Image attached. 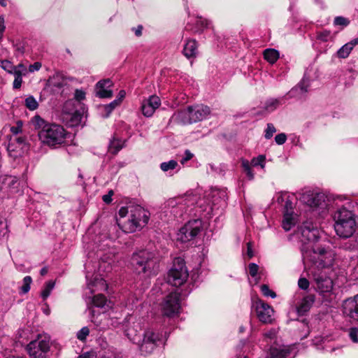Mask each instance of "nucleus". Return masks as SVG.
Here are the masks:
<instances>
[{"label": "nucleus", "mask_w": 358, "mask_h": 358, "mask_svg": "<svg viewBox=\"0 0 358 358\" xmlns=\"http://www.w3.org/2000/svg\"><path fill=\"white\" fill-rule=\"evenodd\" d=\"M31 123L34 129L38 131L37 136L41 144L38 147L34 145L36 152H46L43 146L56 149L66 143L68 133L62 126L48 123L39 115L34 116L31 119Z\"/></svg>", "instance_id": "nucleus-1"}, {"label": "nucleus", "mask_w": 358, "mask_h": 358, "mask_svg": "<svg viewBox=\"0 0 358 358\" xmlns=\"http://www.w3.org/2000/svg\"><path fill=\"white\" fill-rule=\"evenodd\" d=\"M119 215L117 224L126 233L134 232L145 225L149 220L148 213L139 206L122 207Z\"/></svg>", "instance_id": "nucleus-2"}, {"label": "nucleus", "mask_w": 358, "mask_h": 358, "mask_svg": "<svg viewBox=\"0 0 358 358\" xmlns=\"http://www.w3.org/2000/svg\"><path fill=\"white\" fill-rule=\"evenodd\" d=\"M210 196L213 199V200L212 201L211 203H208L205 208H203L204 199H199L197 195L194 194L192 193H188L176 199H171L169 201V205L171 206L173 208H180L182 210L187 212L188 208L196 204L198 206L202 208L203 211H208V213H209L210 212L213 211V208L218 203L217 202L216 197L221 199V205L225 204V192H213L210 194Z\"/></svg>", "instance_id": "nucleus-3"}, {"label": "nucleus", "mask_w": 358, "mask_h": 358, "mask_svg": "<svg viewBox=\"0 0 358 358\" xmlns=\"http://www.w3.org/2000/svg\"><path fill=\"white\" fill-rule=\"evenodd\" d=\"M334 229L336 234L341 238L351 237L356 229L354 213L345 207L339 208L334 215Z\"/></svg>", "instance_id": "nucleus-4"}, {"label": "nucleus", "mask_w": 358, "mask_h": 358, "mask_svg": "<svg viewBox=\"0 0 358 358\" xmlns=\"http://www.w3.org/2000/svg\"><path fill=\"white\" fill-rule=\"evenodd\" d=\"M189 273L185 259L181 257L174 258L172 267L165 278L166 282L173 287L182 285L187 280Z\"/></svg>", "instance_id": "nucleus-5"}, {"label": "nucleus", "mask_w": 358, "mask_h": 358, "mask_svg": "<svg viewBox=\"0 0 358 358\" xmlns=\"http://www.w3.org/2000/svg\"><path fill=\"white\" fill-rule=\"evenodd\" d=\"M210 108L207 106L198 105L189 106L185 110L175 114L176 119L182 124H192L206 119L210 114Z\"/></svg>", "instance_id": "nucleus-6"}, {"label": "nucleus", "mask_w": 358, "mask_h": 358, "mask_svg": "<svg viewBox=\"0 0 358 358\" xmlns=\"http://www.w3.org/2000/svg\"><path fill=\"white\" fill-rule=\"evenodd\" d=\"M163 316L162 319L165 322L168 318L170 323L171 318L177 316L180 313L181 301L180 294L177 291H172L167 294L161 303Z\"/></svg>", "instance_id": "nucleus-7"}, {"label": "nucleus", "mask_w": 358, "mask_h": 358, "mask_svg": "<svg viewBox=\"0 0 358 358\" xmlns=\"http://www.w3.org/2000/svg\"><path fill=\"white\" fill-rule=\"evenodd\" d=\"M203 222L201 219H194L187 222L180 228L177 234L178 240L185 243L194 238L202 230Z\"/></svg>", "instance_id": "nucleus-8"}, {"label": "nucleus", "mask_w": 358, "mask_h": 358, "mask_svg": "<svg viewBox=\"0 0 358 358\" xmlns=\"http://www.w3.org/2000/svg\"><path fill=\"white\" fill-rule=\"evenodd\" d=\"M153 258L154 254L147 250H141L133 254L130 263L137 273H145L150 269V262Z\"/></svg>", "instance_id": "nucleus-9"}, {"label": "nucleus", "mask_w": 358, "mask_h": 358, "mask_svg": "<svg viewBox=\"0 0 358 358\" xmlns=\"http://www.w3.org/2000/svg\"><path fill=\"white\" fill-rule=\"evenodd\" d=\"M315 289L321 294L330 292L333 288V281L327 273L319 268L311 271Z\"/></svg>", "instance_id": "nucleus-10"}, {"label": "nucleus", "mask_w": 358, "mask_h": 358, "mask_svg": "<svg viewBox=\"0 0 358 358\" xmlns=\"http://www.w3.org/2000/svg\"><path fill=\"white\" fill-rule=\"evenodd\" d=\"M301 251L304 262L309 261L313 264L319 263V266H324L323 263V256L327 253V250L323 248L315 249L312 245H302Z\"/></svg>", "instance_id": "nucleus-11"}, {"label": "nucleus", "mask_w": 358, "mask_h": 358, "mask_svg": "<svg viewBox=\"0 0 358 358\" xmlns=\"http://www.w3.org/2000/svg\"><path fill=\"white\" fill-rule=\"evenodd\" d=\"M299 232L301 235L302 245H312V243L317 240L320 234L317 227L310 222H303L300 227Z\"/></svg>", "instance_id": "nucleus-12"}, {"label": "nucleus", "mask_w": 358, "mask_h": 358, "mask_svg": "<svg viewBox=\"0 0 358 358\" xmlns=\"http://www.w3.org/2000/svg\"><path fill=\"white\" fill-rule=\"evenodd\" d=\"M31 358H47L50 350L49 342L45 340H36L30 342L27 347Z\"/></svg>", "instance_id": "nucleus-13"}, {"label": "nucleus", "mask_w": 358, "mask_h": 358, "mask_svg": "<svg viewBox=\"0 0 358 358\" xmlns=\"http://www.w3.org/2000/svg\"><path fill=\"white\" fill-rule=\"evenodd\" d=\"M256 313L259 320L264 323L271 322L273 310L268 304L259 300L256 302Z\"/></svg>", "instance_id": "nucleus-14"}, {"label": "nucleus", "mask_w": 358, "mask_h": 358, "mask_svg": "<svg viewBox=\"0 0 358 358\" xmlns=\"http://www.w3.org/2000/svg\"><path fill=\"white\" fill-rule=\"evenodd\" d=\"M343 313L350 319L358 321V294L346 299L343 305Z\"/></svg>", "instance_id": "nucleus-15"}, {"label": "nucleus", "mask_w": 358, "mask_h": 358, "mask_svg": "<svg viewBox=\"0 0 358 358\" xmlns=\"http://www.w3.org/2000/svg\"><path fill=\"white\" fill-rule=\"evenodd\" d=\"M157 335L153 331H147L144 334L141 350L143 353L150 354L154 352L156 348Z\"/></svg>", "instance_id": "nucleus-16"}, {"label": "nucleus", "mask_w": 358, "mask_h": 358, "mask_svg": "<svg viewBox=\"0 0 358 358\" xmlns=\"http://www.w3.org/2000/svg\"><path fill=\"white\" fill-rule=\"evenodd\" d=\"M112 86V82L110 79L101 80L96 85V94L100 98H109L113 95V92L110 89Z\"/></svg>", "instance_id": "nucleus-17"}, {"label": "nucleus", "mask_w": 358, "mask_h": 358, "mask_svg": "<svg viewBox=\"0 0 358 358\" xmlns=\"http://www.w3.org/2000/svg\"><path fill=\"white\" fill-rule=\"evenodd\" d=\"M91 278V273L89 271L86 273V278L89 282L87 283L88 287L91 289V292H94L93 287H96L98 290H106L108 288V285L106 281L103 278H99L96 275L93 280H90Z\"/></svg>", "instance_id": "nucleus-18"}, {"label": "nucleus", "mask_w": 358, "mask_h": 358, "mask_svg": "<svg viewBox=\"0 0 358 358\" xmlns=\"http://www.w3.org/2000/svg\"><path fill=\"white\" fill-rule=\"evenodd\" d=\"M157 108V96L152 95L148 100L143 102L141 110L143 114L146 117H151Z\"/></svg>", "instance_id": "nucleus-19"}, {"label": "nucleus", "mask_w": 358, "mask_h": 358, "mask_svg": "<svg viewBox=\"0 0 358 358\" xmlns=\"http://www.w3.org/2000/svg\"><path fill=\"white\" fill-rule=\"evenodd\" d=\"M291 352L289 346L271 347L269 350L270 358H287Z\"/></svg>", "instance_id": "nucleus-20"}, {"label": "nucleus", "mask_w": 358, "mask_h": 358, "mask_svg": "<svg viewBox=\"0 0 358 358\" xmlns=\"http://www.w3.org/2000/svg\"><path fill=\"white\" fill-rule=\"evenodd\" d=\"M184 55L188 58L195 57L197 54V43L195 40H188L183 48Z\"/></svg>", "instance_id": "nucleus-21"}, {"label": "nucleus", "mask_w": 358, "mask_h": 358, "mask_svg": "<svg viewBox=\"0 0 358 358\" xmlns=\"http://www.w3.org/2000/svg\"><path fill=\"white\" fill-rule=\"evenodd\" d=\"M48 85L52 87L61 89L66 85V80L60 73H56L48 79Z\"/></svg>", "instance_id": "nucleus-22"}, {"label": "nucleus", "mask_w": 358, "mask_h": 358, "mask_svg": "<svg viewBox=\"0 0 358 358\" xmlns=\"http://www.w3.org/2000/svg\"><path fill=\"white\" fill-rule=\"evenodd\" d=\"M3 184L8 188L10 193H17L19 191V182L15 176H6L3 180Z\"/></svg>", "instance_id": "nucleus-23"}, {"label": "nucleus", "mask_w": 358, "mask_h": 358, "mask_svg": "<svg viewBox=\"0 0 358 358\" xmlns=\"http://www.w3.org/2000/svg\"><path fill=\"white\" fill-rule=\"evenodd\" d=\"M297 220V216L294 213H284L283 220L282 222V228L285 231H289L293 226L295 225Z\"/></svg>", "instance_id": "nucleus-24"}, {"label": "nucleus", "mask_w": 358, "mask_h": 358, "mask_svg": "<svg viewBox=\"0 0 358 358\" xmlns=\"http://www.w3.org/2000/svg\"><path fill=\"white\" fill-rule=\"evenodd\" d=\"M310 87V80L306 78H303L300 83L293 88L290 92V96H292L296 93L298 91L299 94H303L308 91V88Z\"/></svg>", "instance_id": "nucleus-25"}, {"label": "nucleus", "mask_w": 358, "mask_h": 358, "mask_svg": "<svg viewBox=\"0 0 358 358\" xmlns=\"http://www.w3.org/2000/svg\"><path fill=\"white\" fill-rule=\"evenodd\" d=\"M282 100L283 98H271L265 102L264 108L267 112H272L275 110L280 105L282 104Z\"/></svg>", "instance_id": "nucleus-26"}, {"label": "nucleus", "mask_w": 358, "mask_h": 358, "mask_svg": "<svg viewBox=\"0 0 358 358\" xmlns=\"http://www.w3.org/2000/svg\"><path fill=\"white\" fill-rule=\"evenodd\" d=\"M124 141L113 137L108 145V151L113 155H116L123 147Z\"/></svg>", "instance_id": "nucleus-27"}, {"label": "nucleus", "mask_w": 358, "mask_h": 358, "mask_svg": "<svg viewBox=\"0 0 358 358\" xmlns=\"http://www.w3.org/2000/svg\"><path fill=\"white\" fill-rule=\"evenodd\" d=\"M264 58L270 64H274L279 58V52L275 49L268 48L264 51Z\"/></svg>", "instance_id": "nucleus-28"}, {"label": "nucleus", "mask_w": 358, "mask_h": 358, "mask_svg": "<svg viewBox=\"0 0 358 358\" xmlns=\"http://www.w3.org/2000/svg\"><path fill=\"white\" fill-rule=\"evenodd\" d=\"M317 194L312 192H304L301 194L300 200L310 207H313L315 203L313 199H315Z\"/></svg>", "instance_id": "nucleus-29"}, {"label": "nucleus", "mask_w": 358, "mask_h": 358, "mask_svg": "<svg viewBox=\"0 0 358 358\" xmlns=\"http://www.w3.org/2000/svg\"><path fill=\"white\" fill-rule=\"evenodd\" d=\"M313 302L314 299L311 296L305 297L298 307V312L299 313H304L308 311Z\"/></svg>", "instance_id": "nucleus-30"}, {"label": "nucleus", "mask_w": 358, "mask_h": 358, "mask_svg": "<svg viewBox=\"0 0 358 358\" xmlns=\"http://www.w3.org/2000/svg\"><path fill=\"white\" fill-rule=\"evenodd\" d=\"M241 166L243 167V171L245 173L248 178L250 180H253L255 175L251 169V164H250V162L247 159H241Z\"/></svg>", "instance_id": "nucleus-31"}, {"label": "nucleus", "mask_w": 358, "mask_h": 358, "mask_svg": "<svg viewBox=\"0 0 358 358\" xmlns=\"http://www.w3.org/2000/svg\"><path fill=\"white\" fill-rule=\"evenodd\" d=\"M178 166V164L176 161L172 159L168 162H163L160 164L161 169L164 172L173 171Z\"/></svg>", "instance_id": "nucleus-32"}, {"label": "nucleus", "mask_w": 358, "mask_h": 358, "mask_svg": "<svg viewBox=\"0 0 358 358\" xmlns=\"http://www.w3.org/2000/svg\"><path fill=\"white\" fill-rule=\"evenodd\" d=\"M350 45L346 43L337 51V55L339 58L345 59L349 56L350 53L352 50Z\"/></svg>", "instance_id": "nucleus-33"}, {"label": "nucleus", "mask_w": 358, "mask_h": 358, "mask_svg": "<svg viewBox=\"0 0 358 358\" xmlns=\"http://www.w3.org/2000/svg\"><path fill=\"white\" fill-rule=\"evenodd\" d=\"M70 117V126L74 127L78 125L83 119V115L78 112L75 111L72 114H69Z\"/></svg>", "instance_id": "nucleus-34"}, {"label": "nucleus", "mask_w": 358, "mask_h": 358, "mask_svg": "<svg viewBox=\"0 0 358 358\" xmlns=\"http://www.w3.org/2000/svg\"><path fill=\"white\" fill-rule=\"evenodd\" d=\"M54 287L55 282L52 280H50L45 284V287L41 292V296L44 300L46 299L50 296Z\"/></svg>", "instance_id": "nucleus-35"}, {"label": "nucleus", "mask_w": 358, "mask_h": 358, "mask_svg": "<svg viewBox=\"0 0 358 358\" xmlns=\"http://www.w3.org/2000/svg\"><path fill=\"white\" fill-rule=\"evenodd\" d=\"M93 303L94 306L103 308L107 303V299L103 294H97L93 298Z\"/></svg>", "instance_id": "nucleus-36"}, {"label": "nucleus", "mask_w": 358, "mask_h": 358, "mask_svg": "<svg viewBox=\"0 0 358 358\" xmlns=\"http://www.w3.org/2000/svg\"><path fill=\"white\" fill-rule=\"evenodd\" d=\"M314 201V206H313L316 207H320L322 208H325L327 204L325 203V196L323 194H317L315 199H313Z\"/></svg>", "instance_id": "nucleus-37"}, {"label": "nucleus", "mask_w": 358, "mask_h": 358, "mask_svg": "<svg viewBox=\"0 0 358 358\" xmlns=\"http://www.w3.org/2000/svg\"><path fill=\"white\" fill-rule=\"evenodd\" d=\"M25 106L29 110H34L38 108V104L34 96H29L25 99Z\"/></svg>", "instance_id": "nucleus-38"}, {"label": "nucleus", "mask_w": 358, "mask_h": 358, "mask_svg": "<svg viewBox=\"0 0 358 358\" xmlns=\"http://www.w3.org/2000/svg\"><path fill=\"white\" fill-rule=\"evenodd\" d=\"M32 282L31 278L30 276H25L23 279V285L20 288V292L22 294L27 293L30 289V285Z\"/></svg>", "instance_id": "nucleus-39"}, {"label": "nucleus", "mask_w": 358, "mask_h": 358, "mask_svg": "<svg viewBox=\"0 0 358 358\" xmlns=\"http://www.w3.org/2000/svg\"><path fill=\"white\" fill-rule=\"evenodd\" d=\"M265 156L261 155L257 157H254L252 159L250 164L253 166H260L262 168H264L265 166Z\"/></svg>", "instance_id": "nucleus-40"}, {"label": "nucleus", "mask_w": 358, "mask_h": 358, "mask_svg": "<svg viewBox=\"0 0 358 358\" xmlns=\"http://www.w3.org/2000/svg\"><path fill=\"white\" fill-rule=\"evenodd\" d=\"M8 143L7 145V151L10 154V155H15V152L17 151V146L15 144V142L13 141V136H8Z\"/></svg>", "instance_id": "nucleus-41"}, {"label": "nucleus", "mask_w": 358, "mask_h": 358, "mask_svg": "<svg viewBox=\"0 0 358 358\" xmlns=\"http://www.w3.org/2000/svg\"><path fill=\"white\" fill-rule=\"evenodd\" d=\"M0 66L10 74L14 70V65L8 60H0Z\"/></svg>", "instance_id": "nucleus-42"}, {"label": "nucleus", "mask_w": 358, "mask_h": 358, "mask_svg": "<svg viewBox=\"0 0 358 358\" xmlns=\"http://www.w3.org/2000/svg\"><path fill=\"white\" fill-rule=\"evenodd\" d=\"M90 334V329L87 327H83L80 330H79L77 333V338L81 341H84L86 340L87 336Z\"/></svg>", "instance_id": "nucleus-43"}, {"label": "nucleus", "mask_w": 358, "mask_h": 358, "mask_svg": "<svg viewBox=\"0 0 358 358\" xmlns=\"http://www.w3.org/2000/svg\"><path fill=\"white\" fill-rule=\"evenodd\" d=\"M120 103H118V100H114L110 103L105 105L103 108L106 112V117H108L111 112Z\"/></svg>", "instance_id": "nucleus-44"}, {"label": "nucleus", "mask_w": 358, "mask_h": 358, "mask_svg": "<svg viewBox=\"0 0 358 358\" xmlns=\"http://www.w3.org/2000/svg\"><path fill=\"white\" fill-rule=\"evenodd\" d=\"M331 37V32L327 30L320 31L317 34V38L323 42L328 41Z\"/></svg>", "instance_id": "nucleus-45"}, {"label": "nucleus", "mask_w": 358, "mask_h": 358, "mask_svg": "<svg viewBox=\"0 0 358 358\" xmlns=\"http://www.w3.org/2000/svg\"><path fill=\"white\" fill-rule=\"evenodd\" d=\"M275 131L276 129L274 125L271 123H268L266 125V129L265 130L264 137L266 139H270L273 136V134L275 133Z\"/></svg>", "instance_id": "nucleus-46"}, {"label": "nucleus", "mask_w": 358, "mask_h": 358, "mask_svg": "<svg viewBox=\"0 0 358 358\" xmlns=\"http://www.w3.org/2000/svg\"><path fill=\"white\" fill-rule=\"evenodd\" d=\"M261 291L265 296H270L273 299L276 297L275 293L271 290L266 285H262L261 286Z\"/></svg>", "instance_id": "nucleus-47"}, {"label": "nucleus", "mask_w": 358, "mask_h": 358, "mask_svg": "<svg viewBox=\"0 0 358 358\" xmlns=\"http://www.w3.org/2000/svg\"><path fill=\"white\" fill-rule=\"evenodd\" d=\"M349 337L352 342L354 343H358V329L350 328L349 329Z\"/></svg>", "instance_id": "nucleus-48"}, {"label": "nucleus", "mask_w": 358, "mask_h": 358, "mask_svg": "<svg viewBox=\"0 0 358 358\" xmlns=\"http://www.w3.org/2000/svg\"><path fill=\"white\" fill-rule=\"evenodd\" d=\"M334 22L335 25H341L345 27L349 24L350 22L345 17L338 16L335 17Z\"/></svg>", "instance_id": "nucleus-49"}, {"label": "nucleus", "mask_w": 358, "mask_h": 358, "mask_svg": "<svg viewBox=\"0 0 358 358\" xmlns=\"http://www.w3.org/2000/svg\"><path fill=\"white\" fill-rule=\"evenodd\" d=\"M248 270H249L250 275L252 277H255L257 274V272L259 270V266L255 263H250L248 265Z\"/></svg>", "instance_id": "nucleus-50"}, {"label": "nucleus", "mask_w": 358, "mask_h": 358, "mask_svg": "<svg viewBox=\"0 0 358 358\" xmlns=\"http://www.w3.org/2000/svg\"><path fill=\"white\" fill-rule=\"evenodd\" d=\"M287 141V136L284 133L279 134L275 136V141L278 145H282Z\"/></svg>", "instance_id": "nucleus-51"}, {"label": "nucleus", "mask_w": 358, "mask_h": 358, "mask_svg": "<svg viewBox=\"0 0 358 358\" xmlns=\"http://www.w3.org/2000/svg\"><path fill=\"white\" fill-rule=\"evenodd\" d=\"M309 281L305 278H299L298 285L301 289L306 290L309 287Z\"/></svg>", "instance_id": "nucleus-52"}, {"label": "nucleus", "mask_w": 358, "mask_h": 358, "mask_svg": "<svg viewBox=\"0 0 358 358\" xmlns=\"http://www.w3.org/2000/svg\"><path fill=\"white\" fill-rule=\"evenodd\" d=\"M293 203L288 199V198H286L285 204L284 207V213H293Z\"/></svg>", "instance_id": "nucleus-53"}, {"label": "nucleus", "mask_w": 358, "mask_h": 358, "mask_svg": "<svg viewBox=\"0 0 358 358\" xmlns=\"http://www.w3.org/2000/svg\"><path fill=\"white\" fill-rule=\"evenodd\" d=\"M22 123L21 121L17 122V126L11 127L10 131L13 134L17 135L22 132Z\"/></svg>", "instance_id": "nucleus-54"}, {"label": "nucleus", "mask_w": 358, "mask_h": 358, "mask_svg": "<svg viewBox=\"0 0 358 358\" xmlns=\"http://www.w3.org/2000/svg\"><path fill=\"white\" fill-rule=\"evenodd\" d=\"M74 98L78 101H83L85 99V92L81 90H76Z\"/></svg>", "instance_id": "nucleus-55"}, {"label": "nucleus", "mask_w": 358, "mask_h": 358, "mask_svg": "<svg viewBox=\"0 0 358 358\" xmlns=\"http://www.w3.org/2000/svg\"><path fill=\"white\" fill-rule=\"evenodd\" d=\"M99 272H110L111 271V266L110 264L106 262H101L99 265Z\"/></svg>", "instance_id": "nucleus-56"}, {"label": "nucleus", "mask_w": 358, "mask_h": 358, "mask_svg": "<svg viewBox=\"0 0 358 358\" xmlns=\"http://www.w3.org/2000/svg\"><path fill=\"white\" fill-rule=\"evenodd\" d=\"M41 66H42V64L41 62H36L33 64L29 65L28 71L30 73L37 71L40 70Z\"/></svg>", "instance_id": "nucleus-57"}, {"label": "nucleus", "mask_w": 358, "mask_h": 358, "mask_svg": "<svg viewBox=\"0 0 358 358\" xmlns=\"http://www.w3.org/2000/svg\"><path fill=\"white\" fill-rule=\"evenodd\" d=\"M14 69L16 71H20V72L23 73L24 76H26L28 72L27 67L22 63L17 64V66H14Z\"/></svg>", "instance_id": "nucleus-58"}, {"label": "nucleus", "mask_w": 358, "mask_h": 358, "mask_svg": "<svg viewBox=\"0 0 358 358\" xmlns=\"http://www.w3.org/2000/svg\"><path fill=\"white\" fill-rule=\"evenodd\" d=\"M193 157V154L189 150H187L185 152V156L182 158L180 162L184 164L186 162L189 161Z\"/></svg>", "instance_id": "nucleus-59"}, {"label": "nucleus", "mask_w": 358, "mask_h": 358, "mask_svg": "<svg viewBox=\"0 0 358 358\" xmlns=\"http://www.w3.org/2000/svg\"><path fill=\"white\" fill-rule=\"evenodd\" d=\"M264 337L266 338H269L271 340H273L276 336V331L275 329H271L264 334Z\"/></svg>", "instance_id": "nucleus-60"}, {"label": "nucleus", "mask_w": 358, "mask_h": 358, "mask_svg": "<svg viewBox=\"0 0 358 358\" xmlns=\"http://www.w3.org/2000/svg\"><path fill=\"white\" fill-rule=\"evenodd\" d=\"M22 83V76L15 78L13 81V87L14 89H20Z\"/></svg>", "instance_id": "nucleus-61"}, {"label": "nucleus", "mask_w": 358, "mask_h": 358, "mask_svg": "<svg viewBox=\"0 0 358 358\" xmlns=\"http://www.w3.org/2000/svg\"><path fill=\"white\" fill-rule=\"evenodd\" d=\"M13 141L19 145H22L26 142V138L24 136H17L15 138L13 137Z\"/></svg>", "instance_id": "nucleus-62"}, {"label": "nucleus", "mask_w": 358, "mask_h": 358, "mask_svg": "<svg viewBox=\"0 0 358 358\" xmlns=\"http://www.w3.org/2000/svg\"><path fill=\"white\" fill-rule=\"evenodd\" d=\"M287 193L280 192L276 195V201L278 203H282L285 201Z\"/></svg>", "instance_id": "nucleus-63"}, {"label": "nucleus", "mask_w": 358, "mask_h": 358, "mask_svg": "<svg viewBox=\"0 0 358 358\" xmlns=\"http://www.w3.org/2000/svg\"><path fill=\"white\" fill-rule=\"evenodd\" d=\"M143 26L138 25L137 27H133L131 30L134 32L135 35L138 37L142 35Z\"/></svg>", "instance_id": "nucleus-64"}]
</instances>
